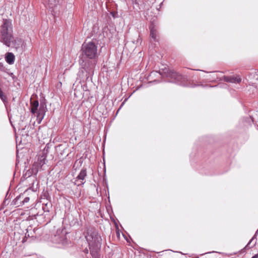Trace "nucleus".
<instances>
[{
	"label": "nucleus",
	"mask_w": 258,
	"mask_h": 258,
	"mask_svg": "<svg viewBox=\"0 0 258 258\" xmlns=\"http://www.w3.org/2000/svg\"><path fill=\"white\" fill-rule=\"evenodd\" d=\"M44 212H49V207L48 206V204H45L42 208Z\"/></svg>",
	"instance_id": "nucleus-15"
},
{
	"label": "nucleus",
	"mask_w": 258,
	"mask_h": 258,
	"mask_svg": "<svg viewBox=\"0 0 258 258\" xmlns=\"http://www.w3.org/2000/svg\"><path fill=\"white\" fill-rule=\"evenodd\" d=\"M111 14H112V16H113V17H115V13H111Z\"/></svg>",
	"instance_id": "nucleus-25"
},
{
	"label": "nucleus",
	"mask_w": 258,
	"mask_h": 258,
	"mask_svg": "<svg viewBox=\"0 0 258 258\" xmlns=\"http://www.w3.org/2000/svg\"><path fill=\"white\" fill-rule=\"evenodd\" d=\"M150 30V37L151 38V43L158 41L159 35L158 33V27L153 23H152L149 27Z\"/></svg>",
	"instance_id": "nucleus-5"
},
{
	"label": "nucleus",
	"mask_w": 258,
	"mask_h": 258,
	"mask_svg": "<svg viewBox=\"0 0 258 258\" xmlns=\"http://www.w3.org/2000/svg\"><path fill=\"white\" fill-rule=\"evenodd\" d=\"M256 234L255 233L254 235L252 237V238L250 239V240L249 241L246 247H252L253 246H255L256 243Z\"/></svg>",
	"instance_id": "nucleus-12"
},
{
	"label": "nucleus",
	"mask_w": 258,
	"mask_h": 258,
	"mask_svg": "<svg viewBox=\"0 0 258 258\" xmlns=\"http://www.w3.org/2000/svg\"><path fill=\"white\" fill-rule=\"evenodd\" d=\"M132 3L133 4L138 5V3L137 2V0H132Z\"/></svg>",
	"instance_id": "nucleus-19"
},
{
	"label": "nucleus",
	"mask_w": 258,
	"mask_h": 258,
	"mask_svg": "<svg viewBox=\"0 0 258 258\" xmlns=\"http://www.w3.org/2000/svg\"><path fill=\"white\" fill-rule=\"evenodd\" d=\"M87 176V170L85 168L82 169L77 177L78 180H80V183L78 185H83L85 183V178Z\"/></svg>",
	"instance_id": "nucleus-7"
},
{
	"label": "nucleus",
	"mask_w": 258,
	"mask_h": 258,
	"mask_svg": "<svg viewBox=\"0 0 258 258\" xmlns=\"http://www.w3.org/2000/svg\"><path fill=\"white\" fill-rule=\"evenodd\" d=\"M39 106V102L38 100L31 101V112L32 114H35L38 110Z\"/></svg>",
	"instance_id": "nucleus-10"
},
{
	"label": "nucleus",
	"mask_w": 258,
	"mask_h": 258,
	"mask_svg": "<svg viewBox=\"0 0 258 258\" xmlns=\"http://www.w3.org/2000/svg\"><path fill=\"white\" fill-rule=\"evenodd\" d=\"M48 4L51 6V7H52L53 5H54L52 1L51 0H48Z\"/></svg>",
	"instance_id": "nucleus-18"
},
{
	"label": "nucleus",
	"mask_w": 258,
	"mask_h": 258,
	"mask_svg": "<svg viewBox=\"0 0 258 258\" xmlns=\"http://www.w3.org/2000/svg\"><path fill=\"white\" fill-rule=\"evenodd\" d=\"M82 162L80 161H79V163L81 164Z\"/></svg>",
	"instance_id": "nucleus-31"
},
{
	"label": "nucleus",
	"mask_w": 258,
	"mask_h": 258,
	"mask_svg": "<svg viewBox=\"0 0 258 258\" xmlns=\"http://www.w3.org/2000/svg\"><path fill=\"white\" fill-rule=\"evenodd\" d=\"M0 98L3 102H5L7 100V97L5 95L2 91H0Z\"/></svg>",
	"instance_id": "nucleus-14"
},
{
	"label": "nucleus",
	"mask_w": 258,
	"mask_h": 258,
	"mask_svg": "<svg viewBox=\"0 0 258 258\" xmlns=\"http://www.w3.org/2000/svg\"><path fill=\"white\" fill-rule=\"evenodd\" d=\"M132 42H133V43H135V41H132Z\"/></svg>",
	"instance_id": "nucleus-27"
},
{
	"label": "nucleus",
	"mask_w": 258,
	"mask_h": 258,
	"mask_svg": "<svg viewBox=\"0 0 258 258\" xmlns=\"http://www.w3.org/2000/svg\"><path fill=\"white\" fill-rule=\"evenodd\" d=\"M81 50L82 57L79 60L81 68L78 75L83 81L92 80L98 57L97 46L93 42H85Z\"/></svg>",
	"instance_id": "nucleus-1"
},
{
	"label": "nucleus",
	"mask_w": 258,
	"mask_h": 258,
	"mask_svg": "<svg viewBox=\"0 0 258 258\" xmlns=\"http://www.w3.org/2000/svg\"><path fill=\"white\" fill-rule=\"evenodd\" d=\"M77 164V161L75 162V165H74V166H75V165Z\"/></svg>",
	"instance_id": "nucleus-28"
},
{
	"label": "nucleus",
	"mask_w": 258,
	"mask_h": 258,
	"mask_svg": "<svg viewBox=\"0 0 258 258\" xmlns=\"http://www.w3.org/2000/svg\"><path fill=\"white\" fill-rule=\"evenodd\" d=\"M201 86L203 87H209V85H201Z\"/></svg>",
	"instance_id": "nucleus-23"
},
{
	"label": "nucleus",
	"mask_w": 258,
	"mask_h": 258,
	"mask_svg": "<svg viewBox=\"0 0 258 258\" xmlns=\"http://www.w3.org/2000/svg\"><path fill=\"white\" fill-rule=\"evenodd\" d=\"M85 238L90 246V253L93 256H94L95 253L101 247V238L98 235L97 231L93 228L87 229Z\"/></svg>",
	"instance_id": "nucleus-3"
},
{
	"label": "nucleus",
	"mask_w": 258,
	"mask_h": 258,
	"mask_svg": "<svg viewBox=\"0 0 258 258\" xmlns=\"http://www.w3.org/2000/svg\"><path fill=\"white\" fill-rule=\"evenodd\" d=\"M55 239L56 240V242L62 244H64L65 243V240L66 239L65 236L63 235L61 236L56 235H55Z\"/></svg>",
	"instance_id": "nucleus-13"
},
{
	"label": "nucleus",
	"mask_w": 258,
	"mask_h": 258,
	"mask_svg": "<svg viewBox=\"0 0 258 258\" xmlns=\"http://www.w3.org/2000/svg\"><path fill=\"white\" fill-rule=\"evenodd\" d=\"M124 102L122 103L121 106H120L119 108L118 109V110H117V112L119 111V110L120 109V108L123 106V105L124 104Z\"/></svg>",
	"instance_id": "nucleus-21"
},
{
	"label": "nucleus",
	"mask_w": 258,
	"mask_h": 258,
	"mask_svg": "<svg viewBox=\"0 0 258 258\" xmlns=\"http://www.w3.org/2000/svg\"><path fill=\"white\" fill-rule=\"evenodd\" d=\"M251 258H258V253L253 256Z\"/></svg>",
	"instance_id": "nucleus-20"
},
{
	"label": "nucleus",
	"mask_w": 258,
	"mask_h": 258,
	"mask_svg": "<svg viewBox=\"0 0 258 258\" xmlns=\"http://www.w3.org/2000/svg\"><path fill=\"white\" fill-rule=\"evenodd\" d=\"M23 199V195H20L16 198L13 201L14 205H15L16 207L22 206Z\"/></svg>",
	"instance_id": "nucleus-11"
},
{
	"label": "nucleus",
	"mask_w": 258,
	"mask_h": 258,
	"mask_svg": "<svg viewBox=\"0 0 258 258\" xmlns=\"http://www.w3.org/2000/svg\"><path fill=\"white\" fill-rule=\"evenodd\" d=\"M153 82H158V81L156 80H154Z\"/></svg>",
	"instance_id": "nucleus-30"
},
{
	"label": "nucleus",
	"mask_w": 258,
	"mask_h": 258,
	"mask_svg": "<svg viewBox=\"0 0 258 258\" xmlns=\"http://www.w3.org/2000/svg\"><path fill=\"white\" fill-rule=\"evenodd\" d=\"M46 106L44 104H40V106L38 109L37 112V117L38 123H40L41 120L43 119L45 112L46 111Z\"/></svg>",
	"instance_id": "nucleus-6"
},
{
	"label": "nucleus",
	"mask_w": 258,
	"mask_h": 258,
	"mask_svg": "<svg viewBox=\"0 0 258 258\" xmlns=\"http://www.w3.org/2000/svg\"><path fill=\"white\" fill-rule=\"evenodd\" d=\"M29 197H25V198H23V201H22V206L24 205L25 203H28L29 201Z\"/></svg>",
	"instance_id": "nucleus-16"
},
{
	"label": "nucleus",
	"mask_w": 258,
	"mask_h": 258,
	"mask_svg": "<svg viewBox=\"0 0 258 258\" xmlns=\"http://www.w3.org/2000/svg\"><path fill=\"white\" fill-rule=\"evenodd\" d=\"M223 80L226 82L236 84L240 83L241 81V79L239 76H224Z\"/></svg>",
	"instance_id": "nucleus-8"
},
{
	"label": "nucleus",
	"mask_w": 258,
	"mask_h": 258,
	"mask_svg": "<svg viewBox=\"0 0 258 258\" xmlns=\"http://www.w3.org/2000/svg\"><path fill=\"white\" fill-rule=\"evenodd\" d=\"M158 74L163 77H167L172 79L173 80L172 82H173L175 83H177L182 86L185 85L184 83L185 78L183 76H181L176 72L169 70L168 68H166L162 71H159V72H152L151 73L150 77L152 76H155L156 74Z\"/></svg>",
	"instance_id": "nucleus-4"
},
{
	"label": "nucleus",
	"mask_w": 258,
	"mask_h": 258,
	"mask_svg": "<svg viewBox=\"0 0 258 258\" xmlns=\"http://www.w3.org/2000/svg\"><path fill=\"white\" fill-rule=\"evenodd\" d=\"M2 91L1 89L0 88V91Z\"/></svg>",
	"instance_id": "nucleus-32"
},
{
	"label": "nucleus",
	"mask_w": 258,
	"mask_h": 258,
	"mask_svg": "<svg viewBox=\"0 0 258 258\" xmlns=\"http://www.w3.org/2000/svg\"><path fill=\"white\" fill-rule=\"evenodd\" d=\"M162 4H163V3H161V4H160V8H161V7L162 5Z\"/></svg>",
	"instance_id": "nucleus-26"
},
{
	"label": "nucleus",
	"mask_w": 258,
	"mask_h": 258,
	"mask_svg": "<svg viewBox=\"0 0 258 258\" xmlns=\"http://www.w3.org/2000/svg\"><path fill=\"white\" fill-rule=\"evenodd\" d=\"M141 39L140 36L138 35V38L137 40L136 41V43H141Z\"/></svg>",
	"instance_id": "nucleus-17"
},
{
	"label": "nucleus",
	"mask_w": 258,
	"mask_h": 258,
	"mask_svg": "<svg viewBox=\"0 0 258 258\" xmlns=\"http://www.w3.org/2000/svg\"><path fill=\"white\" fill-rule=\"evenodd\" d=\"M15 58V55L12 52H7L6 54V61L10 64H12L14 63Z\"/></svg>",
	"instance_id": "nucleus-9"
},
{
	"label": "nucleus",
	"mask_w": 258,
	"mask_h": 258,
	"mask_svg": "<svg viewBox=\"0 0 258 258\" xmlns=\"http://www.w3.org/2000/svg\"><path fill=\"white\" fill-rule=\"evenodd\" d=\"M13 25L10 20L4 19L0 26V42L8 47L17 48L20 45V39H15L13 34Z\"/></svg>",
	"instance_id": "nucleus-2"
},
{
	"label": "nucleus",
	"mask_w": 258,
	"mask_h": 258,
	"mask_svg": "<svg viewBox=\"0 0 258 258\" xmlns=\"http://www.w3.org/2000/svg\"><path fill=\"white\" fill-rule=\"evenodd\" d=\"M2 64H1V63H0V68L2 67Z\"/></svg>",
	"instance_id": "nucleus-29"
},
{
	"label": "nucleus",
	"mask_w": 258,
	"mask_h": 258,
	"mask_svg": "<svg viewBox=\"0 0 258 258\" xmlns=\"http://www.w3.org/2000/svg\"><path fill=\"white\" fill-rule=\"evenodd\" d=\"M25 235H26V236H30V235H29V234L28 233V232H27L26 233V234H25Z\"/></svg>",
	"instance_id": "nucleus-24"
},
{
	"label": "nucleus",
	"mask_w": 258,
	"mask_h": 258,
	"mask_svg": "<svg viewBox=\"0 0 258 258\" xmlns=\"http://www.w3.org/2000/svg\"><path fill=\"white\" fill-rule=\"evenodd\" d=\"M84 251L85 253H88V249H87V248H86L85 250H84Z\"/></svg>",
	"instance_id": "nucleus-22"
}]
</instances>
